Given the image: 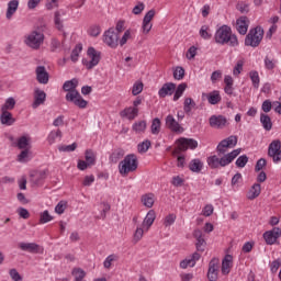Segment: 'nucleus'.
I'll use <instances>...</instances> for the list:
<instances>
[{
    "label": "nucleus",
    "mask_w": 281,
    "mask_h": 281,
    "mask_svg": "<svg viewBox=\"0 0 281 281\" xmlns=\"http://www.w3.org/2000/svg\"><path fill=\"white\" fill-rule=\"evenodd\" d=\"M214 41L217 45H229V47H238V36L232 32L229 25L220 26L214 34Z\"/></svg>",
    "instance_id": "f257e3e1"
},
{
    "label": "nucleus",
    "mask_w": 281,
    "mask_h": 281,
    "mask_svg": "<svg viewBox=\"0 0 281 281\" xmlns=\"http://www.w3.org/2000/svg\"><path fill=\"white\" fill-rule=\"evenodd\" d=\"M157 218V213L155 210H149L144 217L142 224H138L136 226V229L133 234V243L137 245L142 238H144V234H147V232L150 231V227H153V224L155 223V220Z\"/></svg>",
    "instance_id": "f03ea898"
},
{
    "label": "nucleus",
    "mask_w": 281,
    "mask_h": 281,
    "mask_svg": "<svg viewBox=\"0 0 281 281\" xmlns=\"http://www.w3.org/2000/svg\"><path fill=\"white\" fill-rule=\"evenodd\" d=\"M241 149L237 148L234 149L233 151L224 155L222 158H218V156L213 155L207 157L206 159V164L209 167H211L213 170L216 168H225V166H229V164H232V161H234V159H236V157H238V155H240Z\"/></svg>",
    "instance_id": "7ed1b4c3"
},
{
    "label": "nucleus",
    "mask_w": 281,
    "mask_h": 281,
    "mask_svg": "<svg viewBox=\"0 0 281 281\" xmlns=\"http://www.w3.org/2000/svg\"><path fill=\"white\" fill-rule=\"evenodd\" d=\"M138 161L137 156L134 154H128L119 164V172L122 177H126L130 172H135L137 170Z\"/></svg>",
    "instance_id": "20e7f679"
},
{
    "label": "nucleus",
    "mask_w": 281,
    "mask_h": 281,
    "mask_svg": "<svg viewBox=\"0 0 281 281\" xmlns=\"http://www.w3.org/2000/svg\"><path fill=\"white\" fill-rule=\"evenodd\" d=\"M265 36V30L261 26H257L249 31L245 38V45L248 47H258Z\"/></svg>",
    "instance_id": "39448f33"
},
{
    "label": "nucleus",
    "mask_w": 281,
    "mask_h": 281,
    "mask_svg": "<svg viewBox=\"0 0 281 281\" xmlns=\"http://www.w3.org/2000/svg\"><path fill=\"white\" fill-rule=\"evenodd\" d=\"M43 41H45V35L38 31H32L24 37L25 45L31 49H40Z\"/></svg>",
    "instance_id": "423d86ee"
},
{
    "label": "nucleus",
    "mask_w": 281,
    "mask_h": 281,
    "mask_svg": "<svg viewBox=\"0 0 281 281\" xmlns=\"http://www.w3.org/2000/svg\"><path fill=\"white\" fill-rule=\"evenodd\" d=\"M87 59H82V64L88 69H93V67H98L100 64L101 53L100 50H95L93 47H89L87 52Z\"/></svg>",
    "instance_id": "0eeeda50"
},
{
    "label": "nucleus",
    "mask_w": 281,
    "mask_h": 281,
    "mask_svg": "<svg viewBox=\"0 0 281 281\" xmlns=\"http://www.w3.org/2000/svg\"><path fill=\"white\" fill-rule=\"evenodd\" d=\"M268 155L271 157L273 164H280L281 161V142L280 139H274L270 143L268 147Z\"/></svg>",
    "instance_id": "6e6552de"
},
{
    "label": "nucleus",
    "mask_w": 281,
    "mask_h": 281,
    "mask_svg": "<svg viewBox=\"0 0 281 281\" xmlns=\"http://www.w3.org/2000/svg\"><path fill=\"white\" fill-rule=\"evenodd\" d=\"M66 101L70 102V104H75L78 109H85L89 104V102L85 100L78 91L66 93Z\"/></svg>",
    "instance_id": "1a4fd4ad"
},
{
    "label": "nucleus",
    "mask_w": 281,
    "mask_h": 281,
    "mask_svg": "<svg viewBox=\"0 0 281 281\" xmlns=\"http://www.w3.org/2000/svg\"><path fill=\"white\" fill-rule=\"evenodd\" d=\"M103 43L111 47V49H115L120 43V35L113 29H109L103 33Z\"/></svg>",
    "instance_id": "9d476101"
},
{
    "label": "nucleus",
    "mask_w": 281,
    "mask_h": 281,
    "mask_svg": "<svg viewBox=\"0 0 281 281\" xmlns=\"http://www.w3.org/2000/svg\"><path fill=\"white\" fill-rule=\"evenodd\" d=\"M238 144V138L236 136H228L223 139L216 147V150L220 155H225L229 148H234Z\"/></svg>",
    "instance_id": "9b49d317"
},
{
    "label": "nucleus",
    "mask_w": 281,
    "mask_h": 281,
    "mask_svg": "<svg viewBox=\"0 0 281 281\" xmlns=\"http://www.w3.org/2000/svg\"><path fill=\"white\" fill-rule=\"evenodd\" d=\"M153 19H155V10L151 9L143 18L140 26V32L143 34H150V30H153Z\"/></svg>",
    "instance_id": "f8f14e48"
},
{
    "label": "nucleus",
    "mask_w": 281,
    "mask_h": 281,
    "mask_svg": "<svg viewBox=\"0 0 281 281\" xmlns=\"http://www.w3.org/2000/svg\"><path fill=\"white\" fill-rule=\"evenodd\" d=\"M281 237V228L273 227L271 231H267L263 233V240L267 245H276L278 243V238Z\"/></svg>",
    "instance_id": "ddd939ff"
},
{
    "label": "nucleus",
    "mask_w": 281,
    "mask_h": 281,
    "mask_svg": "<svg viewBox=\"0 0 281 281\" xmlns=\"http://www.w3.org/2000/svg\"><path fill=\"white\" fill-rule=\"evenodd\" d=\"M177 144L179 150H188V148L194 150V148L199 146V142L194 140L193 138H179Z\"/></svg>",
    "instance_id": "4468645a"
},
{
    "label": "nucleus",
    "mask_w": 281,
    "mask_h": 281,
    "mask_svg": "<svg viewBox=\"0 0 281 281\" xmlns=\"http://www.w3.org/2000/svg\"><path fill=\"white\" fill-rule=\"evenodd\" d=\"M207 279L210 281L218 280V259L213 258L209 263Z\"/></svg>",
    "instance_id": "2eb2a0df"
},
{
    "label": "nucleus",
    "mask_w": 281,
    "mask_h": 281,
    "mask_svg": "<svg viewBox=\"0 0 281 281\" xmlns=\"http://www.w3.org/2000/svg\"><path fill=\"white\" fill-rule=\"evenodd\" d=\"M19 247L22 251H29V254H43V247L36 243H20Z\"/></svg>",
    "instance_id": "dca6fc26"
},
{
    "label": "nucleus",
    "mask_w": 281,
    "mask_h": 281,
    "mask_svg": "<svg viewBox=\"0 0 281 281\" xmlns=\"http://www.w3.org/2000/svg\"><path fill=\"white\" fill-rule=\"evenodd\" d=\"M34 101L32 103L33 109H38L41 104H45V100H47V93L45 91L35 88L33 94Z\"/></svg>",
    "instance_id": "f3484780"
},
{
    "label": "nucleus",
    "mask_w": 281,
    "mask_h": 281,
    "mask_svg": "<svg viewBox=\"0 0 281 281\" xmlns=\"http://www.w3.org/2000/svg\"><path fill=\"white\" fill-rule=\"evenodd\" d=\"M209 124L212 128H225V126H227V117L223 115H212L209 119Z\"/></svg>",
    "instance_id": "a211bd4d"
},
{
    "label": "nucleus",
    "mask_w": 281,
    "mask_h": 281,
    "mask_svg": "<svg viewBox=\"0 0 281 281\" xmlns=\"http://www.w3.org/2000/svg\"><path fill=\"white\" fill-rule=\"evenodd\" d=\"M15 146L20 150H30L32 148V136L24 134L16 139Z\"/></svg>",
    "instance_id": "6ab92c4d"
},
{
    "label": "nucleus",
    "mask_w": 281,
    "mask_h": 281,
    "mask_svg": "<svg viewBox=\"0 0 281 281\" xmlns=\"http://www.w3.org/2000/svg\"><path fill=\"white\" fill-rule=\"evenodd\" d=\"M165 122L166 126L169 127L172 133H183V127L181 124H179V122H177L172 114L167 115Z\"/></svg>",
    "instance_id": "aec40b11"
},
{
    "label": "nucleus",
    "mask_w": 281,
    "mask_h": 281,
    "mask_svg": "<svg viewBox=\"0 0 281 281\" xmlns=\"http://www.w3.org/2000/svg\"><path fill=\"white\" fill-rule=\"evenodd\" d=\"M35 74L36 80L40 82V85H47V82H49V72H47L45 66H37Z\"/></svg>",
    "instance_id": "412c9836"
},
{
    "label": "nucleus",
    "mask_w": 281,
    "mask_h": 281,
    "mask_svg": "<svg viewBox=\"0 0 281 281\" xmlns=\"http://www.w3.org/2000/svg\"><path fill=\"white\" fill-rule=\"evenodd\" d=\"M199 260H201V254L193 252L192 256L183 259L180 262V269H188V267H194L196 265V262H199Z\"/></svg>",
    "instance_id": "4be33fe9"
},
{
    "label": "nucleus",
    "mask_w": 281,
    "mask_h": 281,
    "mask_svg": "<svg viewBox=\"0 0 281 281\" xmlns=\"http://www.w3.org/2000/svg\"><path fill=\"white\" fill-rule=\"evenodd\" d=\"M261 192H262V187L260 186V183L256 182L247 191L246 199H248V201H254L258 199V196H260Z\"/></svg>",
    "instance_id": "5701e85b"
},
{
    "label": "nucleus",
    "mask_w": 281,
    "mask_h": 281,
    "mask_svg": "<svg viewBox=\"0 0 281 281\" xmlns=\"http://www.w3.org/2000/svg\"><path fill=\"white\" fill-rule=\"evenodd\" d=\"M121 117H125L126 120L133 121L135 117L139 115V109L127 106L123 111L120 112Z\"/></svg>",
    "instance_id": "b1692460"
},
{
    "label": "nucleus",
    "mask_w": 281,
    "mask_h": 281,
    "mask_svg": "<svg viewBox=\"0 0 281 281\" xmlns=\"http://www.w3.org/2000/svg\"><path fill=\"white\" fill-rule=\"evenodd\" d=\"M236 30L239 32V34L245 36V34H247V30H249V19H247V16H240L237 19Z\"/></svg>",
    "instance_id": "393cba45"
},
{
    "label": "nucleus",
    "mask_w": 281,
    "mask_h": 281,
    "mask_svg": "<svg viewBox=\"0 0 281 281\" xmlns=\"http://www.w3.org/2000/svg\"><path fill=\"white\" fill-rule=\"evenodd\" d=\"M234 267V257L232 255H226L222 260V273L223 276H228Z\"/></svg>",
    "instance_id": "a878e982"
},
{
    "label": "nucleus",
    "mask_w": 281,
    "mask_h": 281,
    "mask_svg": "<svg viewBox=\"0 0 281 281\" xmlns=\"http://www.w3.org/2000/svg\"><path fill=\"white\" fill-rule=\"evenodd\" d=\"M177 89V85L172 82L165 83L158 91L159 98H166L167 95H172Z\"/></svg>",
    "instance_id": "bb28decb"
},
{
    "label": "nucleus",
    "mask_w": 281,
    "mask_h": 281,
    "mask_svg": "<svg viewBox=\"0 0 281 281\" xmlns=\"http://www.w3.org/2000/svg\"><path fill=\"white\" fill-rule=\"evenodd\" d=\"M202 98H206L209 104H218V102H221L222 97H221V91L218 90H213L212 92L209 93H203Z\"/></svg>",
    "instance_id": "cd10ccee"
},
{
    "label": "nucleus",
    "mask_w": 281,
    "mask_h": 281,
    "mask_svg": "<svg viewBox=\"0 0 281 281\" xmlns=\"http://www.w3.org/2000/svg\"><path fill=\"white\" fill-rule=\"evenodd\" d=\"M0 121L4 126H12V124L16 122V120L12 117V113H10L8 110H1Z\"/></svg>",
    "instance_id": "c85d7f7f"
},
{
    "label": "nucleus",
    "mask_w": 281,
    "mask_h": 281,
    "mask_svg": "<svg viewBox=\"0 0 281 281\" xmlns=\"http://www.w3.org/2000/svg\"><path fill=\"white\" fill-rule=\"evenodd\" d=\"M16 10H19V0L9 1L7 7V13H5V16L9 21L10 19H12V16H14V14L16 13Z\"/></svg>",
    "instance_id": "c756f323"
},
{
    "label": "nucleus",
    "mask_w": 281,
    "mask_h": 281,
    "mask_svg": "<svg viewBox=\"0 0 281 281\" xmlns=\"http://www.w3.org/2000/svg\"><path fill=\"white\" fill-rule=\"evenodd\" d=\"M203 166L204 165L201 159L194 158L189 162V170H191V172H195L196 175H199V172L203 170Z\"/></svg>",
    "instance_id": "7c9ffc66"
},
{
    "label": "nucleus",
    "mask_w": 281,
    "mask_h": 281,
    "mask_svg": "<svg viewBox=\"0 0 281 281\" xmlns=\"http://www.w3.org/2000/svg\"><path fill=\"white\" fill-rule=\"evenodd\" d=\"M77 88H78V79H76V78H74L71 80H68V81H65L64 85H63V89L67 93L78 91V90H76Z\"/></svg>",
    "instance_id": "2f4dec72"
},
{
    "label": "nucleus",
    "mask_w": 281,
    "mask_h": 281,
    "mask_svg": "<svg viewBox=\"0 0 281 281\" xmlns=\"http://www.w3.org/2000/svg\"><path fill=\"white\" fill-rule=\"evenodd\" d=\"M140 201L145 207H153L155 205V194L146 193L142 195Z\"/></svg>",
    "instance_id": "473e14b6"
},
{
    "label": "nucleus",
    "mask_w": 281,
    "mask_h": 281,
    "mask_svg": "<svg viewBox=\"0 0 281 281\" xmlns=\"http://www.w3.org/2000/svg\"><path fill=\"white\" fill-rule=\"evenodd\" d=\"M18 161L20 164H27V161H32V150L23 149L18 156Z\"/></svg>",
    "instance_id": "72a5a7b5"
},
{
    "label": "nucleus",
    "mask_w": 281,
    "mask_h": 281,
    "mask_svg": "<svg viewBox=\"0 0 281 281\" xmlns=\"http://www.w3.org/2000/svg\"><path fill=\"white\" fill-rule=\"evenodd\" d=\"M260 123L262 124L265 131H271V128H273V123L268 114H260Z\"/></svg>",
    "instance_id": "f704fd0d"
},
{
    "label": "nucleus",
    "mask_w": 281,
    "mask_h": 281,
    "mask_svg": "<svg viewBox=\"0 0 281 281\" xmlns=\"http://www.w3.org/2000/svg\"><path fill=\"white\" fill-rule=\"evenodd\" d=\"M117 260H120V256L115 254L109 255L103 261L104 269L109 271L113 267V262H117Z\"/></svg>",
    "instance_id": "c9c22d12"
},
{
    "label": "nucleus",
    "mask_w": 281,
    "mask_h": 281,
    "mask_svg": "<svg viewBox=\"0 0 281 281\" xmlns=\"http://www.w3.org/2000/svg\"><path fill=\"white\" fill-rule=\"evenodd\" d=\"M199 34L203 41H210V38H212V29H210L209 25H202Z\"/></svg>",
    "instance_id": "e433bc0d"
},
{
    "label": "nucleus",
    "mask_w": 281,
    "mask_h": 281,
    "mask_svg": "<svg viewBox=\"0 0 281 281\" xmlns=\"http://www.w3.org/2000/svg\"><path fill=\"white\" fill-rule=\"evenodd\" d=\"M186 89H188V85L187 83H180L176 91H173V102H177L186 92Z\"/></svg>",
    "instance_id": "4c0bfd02"
},
{
    "label": "nucleus",
    "mask_w": 281,
    "mask_h": 281,
    "mask_svg": "<svg viewBox=\"0 0 281 281\" xmlns=\"http://www.w3.org/2000/svg\"><path fill=\"white\" fill-rule=\"evenodd\" d=\"M249 78L252 82L254 89H259L260 88V75L256 70H251L249 72Z\"/></svg>",
    "instance_id": "58836bf2"
},
{
    "label": "nucleus",
    "mask_w": 281,
    "mask_h": 281,
    "mask_svg": "<svg viewBox=\"0 0 281 281\" xmlns=\"http://www.w3.org/2000/svg\"><path fill=\"white\" fill-rule=\"evenodd\" d=\"M196 106V103L192 98H186L183 102V111L184 113H192V109Z\"/></svg>",
    "instance_id": "ea45409f"
},
{
    "label": "nucleus",
    "mask_w": 281,
    "mask_h": 281,
    "mask_svg": "<svg viewBox=\"0 0 281 281\" xmlns=\"http://www.w3.org/2000/svg\"><path fill=\"white\" fill-rule=\"evenodd\" d=\"M48 143L49 144H55L56 143V139H63V132H60V130H57V131H52L49 134H48Z\"/></svg>",
    "instance_id": "a19ab883"
},
{
    "label": "nucleus",
    "mask_w": 281,
    "mask_h": 281,
    "mask_svg": "<svg viewBox=\"0 0 281 281\" xmlns=\"http://www.w3.org/2000/svg\"><path fill=\"white\" fill-rule=\"evenodd\" d=\"M151 134L153 135H159L160 131H161V120L159 119H154L151 122Z\"/></svg>",
    "instance_id": "79ce46f5"
},
{
    "label": "nucleus",
    "mask_w": 281,
    "mask_h": 281,
    "mask_svg": "<svg viewBox=\"0 0 281 281\" xmlns=\"http://www.w3.org/2000/svg\"><path fill=\"white\" fill-rule=\"evenodd\" d=\"M16 105L14 98L10 97L5 100L4 104L1 106V111H12Z\"/></svg>",
    "instance_id": "37998d69"
},
{
    "label": "nucleus",
    "mask_w": 281,
    "mask_h": 281,
    "mask_svg": "<svg viewBox=\"0 0 281 281\" xmlns=\"http://www.w3.org/2000/svg\"><path fill=\"white\" fill-rule=\"evenodd\" d=\"M144 91V82L142 81H135L132 87V94L133 95H139Z\"/></svg>",
    "instance_id": "c03bdc74"
},
{
    "label": "nucleus",
    "mask_w": 281,
    "mask_h": 281,
    "mask_svg": "<svg viewBox=\"0 0 281 281\" xmlns=\"http://www.w3.org/2000/svg\"><path fill=\"white\" fill-rule=\"evenodd\" d=\"M184 76H186V69H183V67L178 66L173 69L175 80H183Z\"/></svg>",
    "instance_id": "a18cd8bd"
},
{
    "label": "nucleus",
    "mask_w": 281,
    "mask_h": 281,
    "mask_svg": "<svg viewBox=\"0 0 281 281\" xmlns=\"http://www.w3.org/2000/svg\"><path fill=\"white\" fill-rule=\"evenodd\" d=\"M132 128L135 133H144L146 131V121L135 122Z\"/></svg>",
    "instance_id": "49530a36"
},
{
    "label": "nucleus",
    "mask_w": 281,
    "mask_h": 281,
    "mask_svg": "<svg viewBox=\"0 0 281 281\" xmlns=\"http://www.w3.org/2000/svg\"><path fill=\"white\" fill-rule=\"evenodd\" d=\"M131 38H133V34H132L131 30H127L124 32L123 36L119 41V45H121V47H124V45H126V43H128V41H131Z\"/></svg>",
    "instance_id": "de8ad7c7"
},
{
    "label": "nucleus",
    "mask_w": 281,
    "mask_h": 281,
    "mask_svg": "<svg viewBox=\"0 0 281 281\" xmlns=\"http://www.w3.org/2000/svg\"><path fill=\"white\" fill-rule=\"evenodd\" d=\"M78 148V144L72 143L71 145H61L58 146L59 153H74Z\"/></svg>",
    "instance_id": "09e8293b"
},
{
    "label": "nucleus",
    "mask_w": 281,
    "mask_h": 281,
    "mask_svg": "<svg viewBox=\"0 0 281 281\" xmlns=\"http://www.w3.org/2000/svg\"><path fill=\"white\" fill-rule=\"evenodd\" d=\"M86 161L88 162L89 166H94L95 165V154L91 149L86 150Z\"/></svg>",
    "instance_id": "8fccbe9b"
},
{
    "label": "nucleus",
    "mask_w": 281,
    "mask_h": 281,
    "mask_svg": "<svg viewBox=\"0 0 281 281\" xmlns=\"http://www.w3.org/2000/svg\"><path fill=\"white\" fill-rule=\"evenodd\" d=\"M176 221H177L176 214H173V213L168 214L164 220V225H165V227H170V226L175 225Z\"/></svg>",
    "instance_id": "3c124183"
},
{
    "label": "nucleus",
    "mask_w": 281,
    "mask_h": 281,
    "mask_svg": "<svg viewBox=\"0 0 281 281\" xmlns=\"http://www.w3.org/2000/svg\"><path fill=\"white\" fill-rule=\"evenodd\" d=\"M80 52H82V46L81 45H77L75 47V49L71 52V55H70V60H72V63H78V58L80 56Z\"/></svg>",
    "instance_id": "603ef678"
},
{
    "label": "nucleus",
    "mask_w": 281,
    "mask_h": 281,
    "mask_svg": "<svg viewBox=\"0 0 281 281\" xmlns=\"http://www.w3.org/2000/svg\"><path fill=\"white\" fill-rule=\"evenodd\" d=\"M248 161H249V157H247V155H241L237 158L235 164H236L237 168H245V166H247Z\"/></svg>",
    "instance_id": "864d4df0"
},
{
    "label": "nucleus",
    "mask_w": 281,
    "mask_h": 281,
    "mask_svg": "<svg viewBox=\"0 0 281 281\" xmlns=\"http://www.w3.org/2000/svg\"><path fill=\"white\" fill-rule=\"evenodd\" d=\"M54 221V217L49 214V211H44L41 213L40 223L45 224Z\"/></svg>",
    "instance_id": "5fc2aeb1"
},
{
    "label": "nucleus",
    "mask_w": 281,
    "mask_h": 281,
    "mask_svg": "<svg viewBox=\"0 0 281 281\" xmlns=\"http://www.w3.org/2000/svg\"><path fill=\"white\" fill-rule=\"evenodd\" d=\"M244 65L245 61H243V59H239L233 69V76H240V74H243Z\"/></svg>",
    "instance_id": "6e6d98bb"
},
{
    "label": "nucleus",
    "mask_w": 281,
    "mask_h": 281,
    "mask_svg": "<svg viewBox=\"0 0 281 281\" xmlns=\"http://www.w3.org/2000/svg\"><path fill=\"white\" fill-rule=\"evenodd\" d=\"M184 181L186 180L183 179V177L175 176L171 179V184H173L175 188H181V186H183Z\"/></svg>",
    "instance_id": "4d7b16f0"
},
{
    "label": "nucleus",
    "mask_w": 281,
    "mask_h": 281,
    "mask_svg": "<svg viewBox=\"0 0 281 281\" xmlns=\"http://www.w3.org/2000/svg\"><path fill=\"white\" fill-rule=\"evenodd\" d=\"M65 210H67V202L65 201L58 202V204L55 206L56 214H64Z\"/></svg>",
    "instance_id": "13d9d810"
},
{
    "label": "nucleus",
    "mask_w": 281,
    "mask_h": 281,
    "mask_svg": "<svg viewBox=\"0 0 281 281\" xmlns=\"http://www.w3.org/2000/svg\"><path fill=\"white\" fill-rule=\"evenodd\" d=\"M101 32L102 29H100V26L98 25L90 26V29L88 30V34L90 36H100Z\"/></svg>",
    "instance_id": "bf43d9fd"
},
{
    "label": "nucleus",
    "mask_w": 281,
    "mask_h": 281,
    "mask_svg": "<svg viewBox=\"0 0 281 281\" xmlns=\"http://www.w3.org/2000/svg\"><path fill=\"white\" fill-rule=\"evenodd\" d=\"M203 216H212L214 214V205L206 204L202 210Z\"/></svg>",
    "instance_id": "052dcab7"
},
{
    "label": "nucleus",
    "mask_w": 281,
    "mask_h": 281,
    "mask_svg": "<svg viewBox=\"0 0 281 281\" xmlns=\"http://www.w3.org/2000/svg\"><path fill=\"white\" fill-rule=\"evenodd\" d=\"M9 274L13 281H23V277H21V274L19 273V271L16 269H11L9 271Z\"/></svg>",
    "instance_id": "680f3d73"
},
{
    "label": "nucleus",
    "mask_w": 281,
    "mask_h": 281,
    "mask_svg": "<svg viewBox=\"0 0 281 281\" xmlns=\"http://www.w3.org/2000/svg\"><path fill=\"white\" fill-rule=\"evenodd\" d=\"M148 148H150V140L138 144V153H148Z\"/></svg>",
    "instance_id": "e2e57ef3"
},
{
    "label": "nucleus",
    "mask_w": 281,
    "mask_h": 281,
    "mask_svg": "<svg viewBox=\"0 0 281 281\" xmlns=\"http://www.w3.org/2000/svg\"><path fill=\"white\" fill-rule=\"evenodd\" d=\"M273 106V103H271V100H265L261 104V110L263 113H269Z\"/></svg>",
    "instance_id": "0e129e2a"
},
{
    "label": "nucleus",
    "mask_w": 281,
    "mask_h": 281,
    "mask_svg": "<svg viewBox=\"0 0 281 281\" xmlns=\"http://www.w3.org/2000/svg\"><path fill=\"white\" fill-rule=\"evenodd\" d=\"M18 214H19L20 218H24V220L30 218V211H27V209H25V207H19Z\"/></svg>",
    "instance_id": "69168bd1"
},
{
    "label": "nucleus",
    "mask_w": 281,
    "mask_h": 281,
    "mask_svg": "<svg viewBox=\"0 0 281 281\" xmlns=\"http://www.w3.org/2000/svg\"><path fill=\"white\" fill-rule=\"evenodd\" d=\"M55 27H57L59 31L63 30V20H60V12H55Z\"/></svg>",
    "instance_id": "338daca9"
},
{
    "label": "nucleus",
    "mask_w": 281,
    "mask_h": 281,
    "mask_svg": "<svg viewBox=\"0 0 281 281\" xmlns=\"http://www.w3.org/2000/svg\"><path fill=\"white\" fill-rule=\"evenodd\" d=\"M265 67H266V69H274L276 60L270 57H266L265 58Z\"/></svg>",
    "instance_id": "774afa93"
}]
</instances>
